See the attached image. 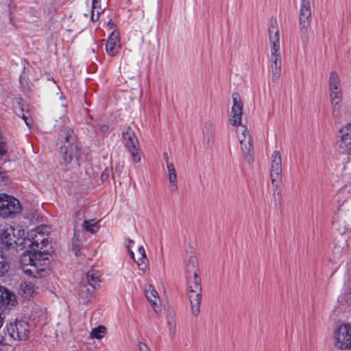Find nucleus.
<instances>
[{"label":"nucleus","instance_id":"nucleus-28","mask_svg":"<svg viewBox=\"0 0 351 351\" xmlns=\"http://www.w3.org/2000/svg\"><path fill=\"white\" fill-rule=\"evenodd\" d=\"M330 318L334 322H337V329H351V324L345 322L343 320H342L341 317L337 322L336 313H333V314L331 315Z\"/></svg>","mask_w":351,"mask_h":351},{"label":"nucleus","instance_id":"nucleus-10","mask_svg":"<svg viewBox=\"0 0 351 351\" xmlns=\"http://www.w3.org/2000/svg\"><path fill=\"white\" fill-rule=\"evenodd\" d=\"M332 339L336 348L341 350H351V330H335Z\"/></svg>","mask_w":351,"mask_h":351},{"label":"nucleus","instance_id":"nucleus-17","mask_svg":"<svg viewBox=\"0 0 351 351\" xmlns=\"http://www.w3.org/2000/svg\"><path fill=\"white\" fill-rule=\"evenodd\" d=\"M120 49V43L117 33L112 32L106 45V53L110 56H115Z\"/></svg>","mask_w":351,"mask_h":351},{"label":"nucleus","instance_id":"nucleus-36","mask_svg":"<svg viewBox=\"0 0 351 351\" xmlns=\"http://www.w3.org/2000/svg\"><path fill=\"white\" fill-rule=\"evenodd\" d=\"M345 301L348 305L351 306V287L349 292L345 295Z\"/></svg>","mask_w":351,"mask_h":351},{"label":"nucleus","instance_id":"nucleus-14","mask_svg":"<svg viewBox=\"0 0 351 351\" xmlns=\"http://www.w3.org/2000/svg\"><path fill=\"white\" fill-rule=\"evenodd\" d=\"M17 303L16 295L4 286L0 285V315L8 306H14Z\"/></svg>","mask_w":351,"mask_h":351},{"label":"nucleus","instance_id":"nucleus-35","mask_svg":"<svg viewBox=\"0 0 351 351\" xmlns=\"http://www.w3.org/2000/svg\"><path fill=\"white\" fill-rule=\"evenodd\" d=\"M111 171L108 169H106L101 175V179L102 181H106L108 179Z\"/></svg>","mask_w":351,"mask_h":351},{"label":"nucleus","instance_id":"nucleus-23","mask_svg":"<svg viewBox=\"0 0 351 351\" xmlns=\"http://www.w3.org/2000/svg\"><path fill=\"white\" fill-rule=\"evenodd\" d=\"M87 280L92 288H96L101 281L99 271L95 269L88 271L87 272Z\"/></svg>","mask_w":351,"mask_h":351},{"label":"nucleus","instance_id":"nucleus-22","mask_svg":"<svg viewBox=\"0 0 351 351\" xmlns=\"http://www.w3.org/2000/svg\"><path fill=\"white\" fill-rule=\"evenodd\" d=\"M94 288L90 289L87 285H81L79 289V295L85 302H88L94 297Z\"/></svg>","mask_w":351,"mask_h":351},{"label":"nucleus","instance_id":"nucleus-25","mask_svg":"<svg viewBox=\"0 0 351 351\" xmlns=\"http://www.w3.org/2000/svg\"><path fill=\"white\" fill-rule=\"evenodd\" d=\"M83 228L91 233H95L99 229V221L95 219L85 220L82 224Z\"/></svg>","mask_w":351,"mask_h":351},{"label":"nucleus","instance_id":"nucleus-29","mask_svg":"<svg viewBox=\"0 0 351 351\" xmlns=\"http://www.w3.org/2000/svg\"><path fill=\"white\" fill-rule=\"evenodd\" d=\"M330 97L332 104H339L341 99V90L330 91Z\"/></svg>","mask_w":351,"mask_h":351},{"label":"nucleus","instance_id":"nucleus-13","mask_svg":"<svg viewBox=\"0 0 351 351\" xmlns=\"http://www.w3.org/2000/svg\"><path fill=\"white\" fill-rule=\"evenodd\" d=\"M299 19L302 32H306L311 21V9L309 0L302 1Z\"/></svg>","mask_w":351,"mask_h":351},{"label":"nucleus","instance_id":"nucleus-11","mask_svg":"<svg viewBox=\"0 0 351 351\" xmlns=\"http://www.w3.org/2000/svg\"><path fill=\"white\" fill-rule=\"evenodd\" d=\"M233 105L231 108L230 123L234 126H239L241 124V117L243 114V103L239 93H234L232 95Z\"/></svg>","mask_w":351,"mask_h":351},{"label":"nucleus","instance_id":"nucleus-40","mask_svg":"<svg viewBox=\"0 0 351 351\" xmlns=\"http://www.w3.org/2000/svg\"><path fill=\"white\" fill-rule=\"evenodd\" d=\"M22 117V119H24V121H25V122L26 125H29V123H28V122L27 121V119H26V117H25V115H24L23 114V115H22V117Z\"/></svg>","mask_w":351,"mask_h":351},{"label":"nucleus","instance_id":"nucleus-27","mask_svg":"<svg viewBox=\"0 0 351 351\" xmlns=\"http://www.w3.org/2000/svg\"><path fill=\"white\" fill-rule=\"evenodd\" d=\"M10 265L8 262L6 256L3 252L0 250V277L4 276L9 270Z\"/></svg>","mask_w":351,"mask_h":351},{"label":"nucleus","instance_id":"nucleus-3","mask_svg":"<svg viewBox=\"0 0 351 351\" xmlns=\"http://www.w3.org/2000/svg\"><path fill=\"white\" fill-rule=\"evenodd\" d=\"M197 271V259L195 256H191L186 265V272L189 282L194 284V288L191 289L189 294V299L191 303V312L195 316H197L200 311L202 301V289Z\"/></svg>","mask_w":351,"mask_h":351},{"label":"nucleus","instance_id":"nucleus-37","mask_svg":"<svg viewBox=\"0 0 351 351\" xmlns=\"http://www.w3.org/2000/svg\"><path fill=\"white\" fill-rule=\"evenodd\" d=\"M108 129H109V127L107 125H101L99 127V130L102 133H106L108 130Z\"/></svg>","mask_w":351,"mask_h":351},{"label":"nucleus","instance_id":"nucleus-16","mask_svg":"<svg viewBox=\"0 0 351 351\" xmlns=\"http://www.w3.org/2000/svg\"><path fill=\"white\" fill-rule=\"evenodd\" d=\"M28 331L29 330H3L4 337L0 338V350H1V346L8 343V342L3 343L4 341H11L27 339L28 338Z\"/></svg>","mask_w":351,"mask_h":351},{"label":"nucleus","instance_id":"nucleus-7","mask_svg":"<svg viewBox=\"0 0 351 351\" xmlns=\"http://www.w3.org/2000/svg\"><path fill=\"white\" fill-rule=\"evenodd\" d=\"M337 144L341 153L351 154V123H348L340 128Z\"/></svg>","mask_w":351,"mask_h":351},{"label":"nucleus","instance_id":"nucleus-21","mask_svg":"<svg viewBox=\"0 0 351 351\" xmlns=\"http://www.w3.org/2000/svg\"><path fill=\"white\" fill-rule=\"evenodd\" d=\"M20 291L22 297L29 300L35 293L34 286L30 282H23L21 285Z\"/></svg>","mask_w":351,"mask_h":351},{"label":"nucleus","instance_id":"nucleus-4","mask_svg":"<svg viewBox=\"0 0 351 351\" xmlns=\"http://www.w3.org/2000/svg\"><path fill=\"white\" fill-rule=\"evenodd\" d=\"M25 232L23 230L14 229L11 226H5L0 229V247L1 249L13 248L20 243L23 239Z\"/></svg>","mask_w":351,"mask_h":351},{"label":"nucleus","instance_id":"nucleus-33","mask_svg":"<svg viewBox=\"0 0 351 351\" xmlns=\"http://www.w3.org/2000/svg\"><path fill=\"white\" fill-rule=\"evenodd\" d=\"M19 81L21 86L24 89H28L29 88L24 73L20 76Z\"/></svg>","mask_w":351,"mask_h":351},{"label":"nucleus","instance_id":"nucleus-1","mask_svg":"<svg viewBox=\"0 0 351 351\" xmlns=\"http://www.w3.org/2000/svg\"><path fill=\"white\" fill-rule=\"evenodd\" d=\"M45 228L38 226L27 233L20 243L23 247H29L20 257V263L23 272L29 277L39 278L47 273V261L48 254L40 250L47 242L43 230Z\"/></svg>","mask_w":351,"mask_h":351},{"label":"nucleus","instance_id":"nucleus-24","mask_svg":"<svg viewBox=\"0 0 351 351\" xmlns=\"http://www.w3.org/2000/svg\"><path fill=\"white\" fill-rule=\"evenodd\" d=\"M61 136L64 140V145L75 144V136L72 129L69 128H64Z\"/></svg>","mask_w":351,"mask_h":351},{"label":"nucleus","instance_id":"nucleus-31","mask_svg":"<svg viewBox=\"0 0 351 351\" xmlns=\"http://www.w3.org/2000/svg\"><path fill=\"white\" fill-rule=\"evenodd\" d=\"M106 330H91L90 337L91 339H100L105 335Z\"/></svg>","mask_w":351,"mask_h":351},{"label":"nucleus","instance_id":"nucleus-12","mask_svg":"<svg viewBox=\"0 0 351 351\" xmlns=\"http://www.w3.org/2000/svg\"><path fill=\"white\" fill-rule=\"evenodd\" d=\"M237 133L242 152L244 154H250L252 149V142L249 130L241 124L237 126Z\"/></svg>","mask_w":351,"mask_h":351},{"label":"nucleus","instance_id":"nucleus-9","mask_svg":"<svg viewBox=\"0 0 351 351\" xmlns=\"http://www.w3.org/2000/svg\"><path fill=\"white\" fill-rule=\"evenodd\" d=\"M134 243V241L131 239H128L126 243V247L128 251L131 256V258L136 262L137 264L138 269L141 270L143 273H146L149 270L148 267V259L146 256L145 250L143 245H139L138 247V258L136 260L134 258V253L132 250H131V247Z\"/></svg>","mask_w":351,"mask_h":351},{"label":"nucleus","instance_id":"nucleus-42","mask_svg":"<svg viewBox=\"0 0 351 351\" xmlns=\"http://www.w3.org/2000/svg\"><path fill=\"white\" fill-rule=\"evenodd\" d=\"M60 98L61 99H63V95H60Z\"/></svg>","mask_w":351,"mask_h":351},{"label":"nucleus","instance_id":"nucleus-32","mask_svg":"<svg viewBox=\"0 0 351 351\" xmlns=\"http://www.w3.org/2000/svg\"><path fill=\"white\" fill-rule=\"evenodd\" d=\"M166 319H167V322L168 327L169 328V329L175 328L176 325L174 315L169 314L167 316Z\"/></svg>","mask_w":351,"mask_h":351},{"label":"nucleus","instance_id":"nucleus-41","mask_svg":"<svg viewBox=\"0 0 351 351\" xmlns=\"http://www.w3.org/2000/svg\"><path fill=\"white\" fill-rule=\"evenodd\" d=\"M164 156H165V160H166V161H167V162H168V156H167V154H165Z\"/></svg>","mask_w":351,"mask_h":351},{"label":"nucleus","instance_id":"nucleus-38","mask_svg":"<svg viewBox=\"0 0 351 351\" xmlns=\"http://www.w3.org/2000/svg\"><path fill=\"white\" fill-rule=\"evenodd\" d=\"M78 241H79L78 236L76 234H75V236H74V238L73 240V245H79V244L77 243Z\"/></svg>","mask_w":351,"mask_h":351},{"label":"nucleus","instance_id":"nucleus-34","mask_svg":"<svg viewBox=\"0 0 351 351\" xmlns=\"http://www.w3.org/2000/svg\"><path fill=\"white\" fill-rule=\"evenodd\" d=\"M138 350L139 351H151L147 345L143 341V340L138 341Z\"/></svg>","mask_w":351,"mask_h":351},{"label":"nucleus","instance_id":"nucleus-6","mask_svg":"<svg viewBox=\"0 0 351 351\" xmlns=\"http://www.w3.org/2000/svg\"><path fill=\"white\" fill-rule=\"evenodd\" d=\"M21 206L19 201L13 196L0 194V217L8 218L20 213Z\"/></svg>","mask_w":351,"mask_h":351},{"label":"nucleus","instance_id":"nucleus-18","mask_svg":"<svg viewBox=\"0 0 351 351\" xmlns=\"http://www.w3.org/2000/svg\"><path fill=\"white\" fill-rule=\"evenodd\" d=\"M77 152L76 144L63 145L60 147V156L64 164L71 162Z\"/></svg>","mask_w":351,"mask_h":351},{"label":"nucleus","instance_id":"nucleus-19","mask_svg":"<svg viewBox=\"0 0 351 351\" xmlns=\"http://www.w3.org/2000/svg\"><path fill=\"white\" fill-rule=\"evenodd\" d=\"M167 168L170 191L173 193H176L178 191L176 170L173 163L169 162H167Z\"/></svg>","mask_w":351,"mask_h":351},{"label":"nucleus","instance_id":"nucleus-26","mask_svg":"<svg viewBox=\"0 0 351 351\" xmlns=\"http://www.w3.org/2000/svg\"><path fill=\"white\" fill-rule=\"evenodd\" d=\"M329 89L330 91L341 90L339 77L336 72H332L330 75Z\"/></svg>","mask_w":351,"mask_h":351},{"label":"nucleus","instance_id":"nucleus-39","mask_svg":"<svg viewBox=\"0 0 351 351\" xmlns=\"http://www.w3.org/2000/svg\"><path fill=\"white\" fill-rule=\"evenodd\" d=\"M93 329H99V330H101V329H106V328L104 326H101V325H99L98 326L94 328Z\"/></svg>","mask_w":351,"mask_h":351},{"label":"nucleus","instance_id":"nucleus-8","mask_svg":"<svg viewBox=\"0 0 351 351\" xmlns=\"http://www.w3.org/2000/svg\"><path fill=\"white\" fill-rule=\"evenodd\" d=\"M282 173V158L280 152L275 150L271 156V184L278 186Z\"/></svg>","mask_w":351,"mask_h":351},{"label":"nucleus","instance_id":"nucleus-30","mask_svg":"<svg viewBox=\"0 0 351 351\" xmlns=\"http://www.w3.org/2000/svg\"><path fill=\"white\" fill-rule=\"evenodd\" d=\"M11 327H15L16 329L27 328L29 326L28 322L23 319H16L12 323H10Z\"/></svg>","mask_w":351,"mask_h":351},{"label":"nucleus","instance_id":"nucleus-15","mask_svg":"<svg viewBox=\"0 0 351 351\" xmlns=\"http://www.w3.org/2000/svg\"><path fill=\"white\" fill-rule=\"evenodd\" d=\"M144 291L145 297L149 302L154 311L158 314L160 312V307L159 305L160 299L157 291L152 285H147L145 286Z\"/></svg>","mask_w":351,"mask_h":351},{"label":"nucleus","instance_id":"nucleus-5","mask_svg":"<svg viewBox=\"0 0 351 351\" xmlns=\"http://www.w3.org/2000/svg\"><path fill=\"white\" fill-rule=\"evenodd\" d=\"M122 136L123 144L130 153L133 161L134 162H140L141 152L135 133L130 128L127 127L123 129Z\"/></svg>","mask_w":351,"mask_h":351},{"label":"nucleus","instance_id":"nucleus-2","mask_svg":"<svg viewBox=\"0 0 351 351\" xmlns=\"http://www.w3.org/2000/svg\"><path fill=\"white\" fill-rule=\"evenodd\" d=\"M269 39L271 49L270 71L271 80L276 83L279 81L282 73V56L280 51V31L276 19L270 22L269 29Z\"/></svg>","mask_w":351,"mask_h":351},{"label":"nucleus","instance_id":"nucleus-20","mask_svg":"<svg viewBox=\"0 0 351 351\" xmlns=\"http://www.w3.org/2000/svg\"><path fill=\"white\" fill-rule=\"evenodd\" d=\"M108 0H92L91 20L96 21L104 11Z\"/></svg>","mask_w":351,"mask_h":351}]
</instances>
